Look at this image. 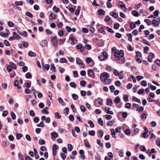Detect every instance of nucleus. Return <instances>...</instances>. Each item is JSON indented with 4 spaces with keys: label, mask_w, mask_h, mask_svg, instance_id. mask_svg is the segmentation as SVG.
Returning a JSON list of instances; mask_svg holds the SVG:
<instances>
[{
    "label": "nucleus",
    "mask_w": 160,
    "mask_h": 160,
    "mask_svg": "<svg viewBox=\"0 0 160 160\" xmlns=\"http://www.w3.org/2000/svg\"><path fill=\"white\" fill-rule=\"evenodd\" d=\"M112 72L115 76H118V75L119 73L117 70L114 69L112 70Z\"/></svg>",
    "instance_id": "obj_63"
},
{
    "label": "nucleus",
    "mask_w": 160,
    "mask_h": 160,
    "mask_svg": "<svg viewBox=\"0 0 160 160\" xmlns=\"http://www.w3.org/2000/svg\"><path fill=\"white\" fill-rule=\"evenodd\" d=\"M97 144L99 145L100 147H102L103 146V144L101 142L100 140H97Z\"/></svg>",
    "instance_id": "obj_55"
},
{
    "label": "nucleus",
    "mask_w": 160,
    "mask_h": 160,
    "mask_svg": "<svg viewBox=\"0 0 160 160\" xmlns=\"http://www.w3.org/2000/svg\"><path fill=\"white\" fill-rule=\"evenodd\" d=\"M58 100L59 103L62 106L64 105V102L62 99L61 98H59Z\"/></svg>",
    "instance_id": "obj_30"
},
{
    "label": "nucleus",
    "mask_w": 160,
    "mask_h": 160,
    "mask_svg": "<svg viewBox=\"0 0 160 160\" xmlns=\"http://www.w3.org/2000/svg\"><path fill=\"white\" fill-rule=\"evenodd\" d=\"M8 25L9 27H12L14 26V24L12 22L9 21L8 22Z\"/></svg>",
    "instance_id": "obj_47"
},
{
    "label": "nucleus",
    "mask_w": 160,
    "mask_h": 160,
    "mask_svg": "<svg viewBox=\"0 0 160 160\" xmlns=\"http://www.w3.org/2000/svg\"><path fill=\"white\" fill-rule=\"evenodd\" d=\"M76 47L81 52H82L84 50V47H83L82 45L80 43L77 45Z\"/></svg>",
    "instance_id": "obj_9"
},
{
    "label": "nucleus",
    "mask_w": 160,
    "mask_h": 160,
    "mask_svg": "<svg viewBox=\"0 0 160 160\" xmlns=\"http://www.w3.org/2000/svg\"><path fill=\"white\" fill-rule=\"evenodd\" d=\"M88 134L89 135L92 136H94L95 134V132L94 130L89 131H88Z\"/></svg>",
    "instance_id": "obj_59"
},
{
    "label": "nucleus",
    "mask_w": 160,
    "mask_h": 160,
    "mask_svg": "<svg viewBox=\"0 0 160 160\" xmlns=\"http://www.w3.org/2000/svg\"><path fill=\"white\" fill-rule=\"evenodd\" d=\"M108 58V54L105 51H103L102 54L98 57V58L100 61L105 60Z\"/></svg>",
    "instance_id": "obj_3"
},
{
    "label": "nucleus",
    "mask_w": 160,
    "mask_h": 160,
    "mask_svg": "<svg viewBox=\"0 0 160 160\" xmlns=\"http://www.w3.org/2000/svg\"><path fill=\"white\" fill-rule=\"evenodd\" d=\"M106 29V27L104 28L102 27L101 28H100L98 29V32L101 33H105V30Z\"/></svg>",
    "instance_id": "obj_18"
},
{
    "label": "nucleus",
    "mask_w": 160,
    "mask_h": 160,
    "mask_svg": "<svg viewBox=\"0 0 160 160\" xmlns=\"http://www.w3.org/2000/svg\"><path fill=\"white\" fill-rule=\"evenodd\" d=\"M41 119L42 121L45 120L46 123H49L50 121V119L49 117L46 118L45 116H43L41 117Z\"/></svg>",
    "instance_id": "obj_10"
},
{
    "label": "nucleus",
    "mask_w": 160,
    "mask_h": 160,
    "mask_svg": "<svg viewBox=\"0 0 160 160\" xmlns=\"http://www.w3.org/2000/svg\"><path fill=\"white\" fill-rule=\"evenodd\" d=\"M155 63L158 66H160V60L158 59H157L155 61Z\"/></svg>",
    "instance_id": "obj_64"
},
{
    "label": "nucleus",
    "mask_w": 160,
    "mask_h": 160,
    "mask_svg": "<svg viewBox=\"0 0 160 160\" xmlns=\"http://www.w3.org/2000/svg\"><path fill=\"white\" fill-rule=\"evenodd\" d=\"M123 128V127L120 126L117 127L115 129V132L116 133H120L121 132L122 129Z\"/></svg>",
    "instance_id": "obj_24"
},
{
    "label": "nucleus",
    "mask_w": 160,
    "mask_h": 160,
    "mask_svg": "<svg viewBox=\"0 0 160 160\" xmlns=\"http://www.w3.org/2000/svg\"><path fill=\"white\" fill-rule=\"evenodd\" d=\"M156 138V136L154 134H152L150 137V139L152 141H153Z\"/></svg>",
    "instance_id": "obj_42"
},
{
    "label": "nucleus",
    "mask_w": 160,
    "mask_h": 160,
    "mask_svg": "<svg viewBox=\"0 0 160 160\" xmlns=\"http://www.w3.org/2000/svg\"><path fill=\"white\" fill-rule=\"evenodd\" d=\"M98 124L101 126L103 125V122L101 118H99L98 119Z\"/></svg>",
    "instance_id": "obj_53"
},
{
    "label": "nucleus",
    "mask_w": 160,
    "mask_h": 160,
    "mask_svg": "<svg viewBox=\"0 0 160 160\" xmlns=\"http://www.w3.org/2000/svg\"><path fill=\"white\" fill-rule=\"evenodd\" d=\"M109 77L107 73L104 72L101 74L100 78L101 81L104 82L105 84L108 85L110 84L112 81L111 79H108Z\"/></svg>",
    "instance_id": "obj_1"
},
{
    "label": "nucleus",
    "mask_w": 160,
    "mask_h": 160,
    "mask_svg": "<svg viewBox=\"0 0 160 160\" xmlns=\"http://www.w3.org/2000/svg\"><path fill=\"white\" fill-rule=\"evenodd\" d=\"M141 137L144 138H146L148 137V133H146L143 132L141 135Z\"/></svg>",
    "instance_id": "obj_40"
},
{
    "label": "nucleus",
    "mask_w": 160,
    "mask_h": 160,
    "mask_svg": "<svg viewBox=\"0 0 160 160\" xmlns=\"http://www.w3.org/2000/svg\"><path fill=\"white\" fill-rule=\"evenodd\" d=\"M28 54L29 56L31 57H35L36 56V54L32 51H29Z\"/></svg>",
    "instance_id": "obj_23"
},
{
    "label": "nucleus",
    "mask_w": 160,
    "mask_h": 160,
    "mask_svg": "<svg viewBox=\"0 0 160 160\" xmlns=\"http://www.w3.org/2000/svg\"><path fill=\"white\" fill-rule=\"evenodd\" d=\"M15 4L16 6H22L23 5V2L22 1H20L19 2L16 1L15 2Z\"/></svg>",
    "instance_id": "obj_33"
},
{
    "label": "nucleus",
    "mask_w": 160,
    "mask_h": 160,
    "mask_svg": "<svg viewBox=\"0 0 160 160\" xmlns=\"http://www.w3.org/2000/svg\"><path fill=\"white\" fill-rule=\"evenodd\" d=\"M88 73L89 77H91L93 75L94 72L92 70L90 69L88 70Z\"/></svg>",
    "instance_id": "obj_20"
},
{
    "label": "nucleus",
    "mask_w": 160,
    "mask_h": 160,
    "mask_svg": "<svg viewBox=\"0 0 160 160\" xmlns=\"http://www.w3.org/2000/svg\"><path fill=\"white\" fill-rule=\"evenodd\" d=\"M51 68H50V69L52 70L54 72H56V68L55 67L53 64H51Z\"/></svg>",
    "instance_id": "obj_37"
},
{
    "label": "nucleus",
    "mask_w": 160,
    "mask_h": 160,
    "mask_svg": "<svg viewBox=\"0 0 160 160\" xmlns=\"http://www.w3.org/2000/svg\"><path fill=\"white\" fill-rule=\"evenodd\" d=\"M48 107H46L44 108L42 110L41 112L43 114H48L49 113L48 112Z\"/></svg>",
    "instance_id": "obj_15"
},
{
    "label": "nucleus",
    "mask_w": 160,
    "mask_h": 160,
    "mask_svg": "<svg viewBox=\"0 0 160 160\" xmlns=\"http://www.w3.org/2000/svg\"><path fill=\"white\" fill-rule=\"evenodd\" d=\"M132 14L134 16L136 17H137L140 15V14H139L138 12L136 10H133L132 12Z\"/></svg>",
    "instance_id": "obj_25"
},
{
    "label": "nucleus",
    "mask_w": 160,
    "mask_h": 160,
    "mask_svg": "<svg viewBox=\"0 0 160 160\" xmlns=\"http://www.w3.org/2000/svg\"><path fill=\"white\" fill-rule=\"evenodd\" d=\"M110 131L111 132V135L112 136V137L113 138H116V137L115 136L116 133L115 130L113 128H112L110 130Z\"/></svg>",
    "instance_id": "obj_19"
},
{
    "label": "nucleus",
    "mask_w": 160,
    "mask_h": 160,
    "mask_svg": "<svg viewBox=\"0 0 160 160\" xmlns=\"http://www.w3.org/2000/svg\"><path fill=\"white\" fill-rule=\"evenodd\" d=\"M136 56L135 57V58H137L138 57L140 58L142 57V54L140 52L137 51L136 52Z\"/></svg>",
    "instance_id": "obj_36"
},
{
    "label": "nucleus",
    "mask_w": 160,
    "mask_h": 160,
    "mask_svg": "<svg viewBox=\"0 0 160 160\" xmlns=\"http://www.w3.org/2000/svg\"><path fill=\"white\" fill-rule=\"evenodd\" d=\"M86 84V82L84 80H82L80 82V85L83 87H84L85 86Z\"/></svg>",
    "instance_id": "obj_57"
},
{
    "label": "nucleus",
    "mask_w": 160,
    "mask_h": 160,
    "mask_svg": "<svg viewBox=\"0 0 160 160\" xmlns=\"http://www.w3.org/2000/svg\"><path fill=\"white\" fill-rule=\"evenodd\" d=\"M141 41L146 45H147L149 46H150V44L148 42L147 40L145 39H142V40Z\"/></svg>",
    "instance_id": "obj_35"
},
{
    "label": "nucleus",
    "mask_w": 160,
    "mask_h": 160,
    "mask_svg": "<svg viewBox=\"0 0 160 160\" xmlns=\"http://www.w3.org/2000/svg\"><path fill=\"white\" fill-rule=\"evenodd\" d=\"M85 48L88 50H90L91 49V46L89 44H86L85 46Z\"/></svg>",
    "instance_id": "obj_58"
},
{
    "label": "nucleus",
    "mask_w": 160,
    "mask_h": 160,
    "mask_svg": "<svg viewBox=\"0 0 160 160\" xmlns=\"http://www.w3.org/2000/svg\"><path fill=\"white\" fill-rule=\"evenodd\" d=\"M144 89H140L137 92L138 93V94H143L144 92Z\"/></svg>",
    "instance_id": "obj_56"
},
{
    "label": "nucleus",
    "mask_w": 160,
    "mask_h": 160,
    "mask_svg": "<svg viewBox=\"0 0 160 160\" xmlns=\"http://www.w3.org/2000/svg\"><path fill=\"white\" fill-rule=\"evenodd\" d=\"M128 97L127 95L125 94L123 95V99L125 102H127L128 101Z\"/></svg>",
    "instance_id": "obj_39"
},
{
    "label": "nucleus",
    "mask_w": 160,
    "mask_h": 160,
    "mask_svg": "<svg viewBox=\"0 0 160 160\" xmlns=\"http://www.w3.org/2000/svg\"><path fill=\"white\" fill-rule=\"evenodd\" d=\"M26 16L31 18H32L33 17V15L30 12H26Z\"/></svg>",
    "instance_id": "obj_54"
},
{
    "label": "nucleus",
    "mask_w": 160,
    "mask_h": 160,
    "mask_svg": "<svg viewBox=\"0 0 160 160\" xmlns=\"http://www.w3.org/2000/svg\"><path fill=\"white\" fill-rule=\"evenodd\" d=\"M53 10L56 12H59V8H57L55 6H54L53 7Z\"/></svg>",
    "instance_id": "obj_44"
},
{
    "label": "nucleus",
    "mask_w": 160,
    "mask_h": 160,
    "mask_svg": "<svg viewBox=\"0 0 160 160\" xmlns=\"http://www.w3.org/2000/svg\"><path fill=\"white\" fill-rule=\"evenodd\" d=\"M104 132L102 130H100L97 132V134L98 137L101 138L102 137Z\"/></svg>",
    "instance_id": "obj_14"
},
{
    "label": "nucleus",
    "mask_w": 160,
    "mask_h": 160,
    "mask_svg": "<svg viewBox=\"0 0 160 160\" xmlns=\"http://www.w3.org/2000/svg\"><path fill=\"white\" fill-rule=\"evenodd\" d=\"M68 150L69 151H71L73 149V146L71 144H68L67 145Z\"/></svg>",
    "instance_id": "obj_34"
},
{
    "label": "nucleus",
    "mask_w": 160,
    "mask_h": 160,
    "mask_svg": "<svg viewBox=\"0 0 160 160\" xmlns=\"http://www.w3.org/2000/svg\"><path fill=\"white\" fill-rule=\"evenodd\" d=\"M12 35L15 40H19L21 38L20 36L17 34L15 32H14L12 33Z\"/></svg>",
    "instance_id": "obj_13"
},
{
    "label": "nucleus",
    "mask_w": 160,
    "mask_h": 160,
    "mask_svg": "<svg viewBox=\"0 0 160 160\" xmlns=\"http://www.w3.org/2000/svg\"><path fill=\"white\" fill-rule=\"evenodd\" d=\"M120 99L119 97H116L114 100V102L116 103H118L120 102Z\"/></svg>",
    "instance_id": "obj_48"
},
{
    "label": "nucleus",
    "mask_w": 160,
    "mask_h": 160,
    "mask_svg": "<svg viewBox=\"0 0 160 160\" xmlns=\"http://www.w3.org/2000/svg\"><path fill=\"white\" fill-rule=\"evenodd\" d=\"M98 13L99 15H103L105 14V11L102 9H100L98 10Z\"/></svg>",
    "instance_id": "obj_31"
},
{
    "label": "nucleus",
    "mask_w": 160,
    "mask_h": 160,
    "mask_svg": "<svg viewBox=\"0 0 160 160\" xmlns=\"http://www.w3.org/2000/svg\"><path fill=\"white\" fill-rule=\"evenodd\" d=\"M131 104L129 102L126 103L125 105V108H127L130 109L131 108Z\"/></svg>",
    "instance_id": "obj_43"
},
{
    "label": "nucleus",
    "mask_w": 160,
    "mask_h": 160,
    "mask_svg": "<svg viewBox=\"0 0 160 160\" xmlns=\"http://www.w3.org/2000/svg\"><path fill=\"white\" fill-rule=\"evenodd\" d=\"M110 15L115 18H117L118 16V14L117 13L113 11L110 12Z\"/></svg>",
    "instance_id": "obj_17"
},
{
    "label": "nucleus",
    "mask_w": 160,
    "mask_h": 160,
    "mask_svg": "<svg viewBox=\"0 0 160 160\" xmlns=\"http://www.w3.org/2000/svg\"><path fill=\"white\" fill-rule=\"evenodd\" d=\"M56 18V15L53 13H51L49 15V19L51 20L55 19Z\"/></svg>",
    "instance_id": "obj_21"
},
{
    "label": "nucleus",
    "mask_w": 160,
    "mask_h": 160,
    "mask_svg": "<svg viewBox=\"0 0 160 160\" xmlns=\"http://www.w3.org/2000/svg\"><path fill=\"white\" fill-rule=\"evenodd\" d=\"M106 28L108 32L112 33H114V31L112 28H110L108 27H106Z\"/></svg>",
    "instance_id": "obj_38"
},
{
    "label": "nucleus",
    "mask_w": 160,
    "mask_h": 160,
    "mask_svg": "<svg viewBox=\"0 0 160 160\" xmlns=\"http://www.w3.org/2000/svg\"><path fill=\"white\" fill-rule=\"evenodd\" d=\"M112 104V99L110 98H108L107 101V105L108 106H111Z\"/></svg>",
    "instance_id": "obj_16"
},
{
    "label": "nucleus",
    "mask_w": 160,
    "mask_h": 160,
    "mask_svg": "<svg viewBox=\"0 0 160 160\" xmlns=\"http://www.w3.org/2000/svg\"><path fill=\"white\" fill-rule=\"evenodd\" d=\"M17 64L18 65L20 66H24L25 64L24 62L22 61H20Z\"/></svg>",
    "instance_id": "obj_62"
},
{
    "label": "nucleus",
    "mask_w": 160,
    "mask_h": 160,
    "mask_svg": "<svg viewBox=\"0 0 160 160\" xmlns=\"http://www.w3.org/2000/svg\"><path fill=\"white\" fill-rule=\"evenodd\" d=\"M94 103L97 107H100L103 103L102 100L101 98H98L95 100Z\"/></svg>",
    "instance_id": "obj_5"
},
{
    "label": "nucleus",
    "mask_w": 160,
    "mask_h": 160,
    "mask_svg": "<svg viewBox=\"0 0 160 160\" xmlns=\"http://www.w3.org/2000/svg\"><path fill=\"white\" fill-rule=\"evenodd\" d=\"M11 116L13 119L14 120L16 118V115L13 112H11Z\"/></svg>",
    "instance_id": "obj_60"
},
{
    "label": "nucleus",
    "mask_w": 160,
    "mask_h": 160,
    "mask_svg": "<svg viewBox=\"0 0 160 160\" xmlns=\"http://www.w3.org/2000/svg\"><path fill=\"white\" fill-rule=\"evenodd\" d=\"M149 56L148 58V60L149 62H152V59L155 58L154 54L152 52H150L148 54Z\"/></svg>",
    "instance_id": "obj_7"
},
{
    "label": "nucleus",
    "mask_w": 160,
    "mask_h": 160,
    "mask_svg": "<svg viewBox=\"0 0 160 160\" xmlns=\"http://www.w3.org/2000/svg\"><path fill=\"white\" fill-rule=\"evenodd\" d=\"M88 124H89L90 127L91 128H93L94 127V124L93 122H92V121H91V120H90L88 121Z\"/></svg>",
    "instance_id": "obj_45"
},
{
    "label": "nucleus",
    "mask_w": 160,
    "mask_h": 160,
    "mask_svg": "<svg viewBox=\"0 0 160 160\" xmlns=\"http://www.w3.org/2000/svg\"><path fill=\"white\" fill-rule=\"evenodd\" d=\"M144 22L147 23L148 25H150L152 23V22L148 19H145L144 20Z\"/></svg>",
    "instance_id": "obj_49"
},
{
    "label": "nucleus",
    "mask_w": 160,
    "mask_h": 160,
    "mask_svg": "<svg viewBox=\"0 0 160 160\" xmlns=\"http://www.w3.org/2000/svg\"><path fill=\"white\" fill-rule=\"evenodd\" d=\"M141 119L142 120H144L147 118V115L146 114H142L141 116Z\"/></svg>",
    "instance_id": "obj_52"
},
{
    "label": "nucleus",
    "mask_w": 160,
    "mask_h": 160,
    "mask_svg": "<svg viewBox=\"0 0 160 160\" xmlns=\"http://www.w3.org/2000/svg\"><path fill=\"white\" fill-rule=\"evenodd\" d=\"M51 43L56 48L57 47L58 43L57 38L56 36H53L51 39Z\"/></svg>",
    "instance_id": "obj_4"
},
{
    "label": "nucleus",
    "mask_w": 160,
    "mask_h": 160,
    "mask_svg": "<svg viewBox=\"0 0 160 160\" xmlns=\"http://www.w3.org/2000/svg\"><path fill=\"white\" fill-rule=\"evenodd\" d=\"M124 52L122 50H117L114 52V56L117 58L118 59H122L121 61L122 62L124 61V59L123 58L122 59L123 57L124 56Z\"/></svg>",
    "instance_id": "obj_2"
},
{
    "label": "nucleus",
    "mask_w": 160,
    "mask_h": 160,
    "mask_svg": "<svg viewBox=\"0 0 160 160\" xmlns=\"http://www.w3.org/2000/svg\"><path fill=\"white\" fill-rule=\"evenodd\" d=\"M159 23V21L156 19H153L152 21V24L154 27H158Z\"/></svg>",
    "instance_id": "obj_8"
},
{
    "label": "nucleus",
    "mask_w": 160,
    "mask_h": 160,
    "mask_svg": "<svg viewBox=\"0 0 160 160\" xmlns=\"http://www.w3.org/2000/svg\"><path fill=\"white\" fill-rule=\"evenodd\" d=\"M18 82L17 80H15L14 82V85L15 87H17L18 89H20L21 88V86L18 85Z\"/></svg>",
    "instance_id": "obj_22"
},
{
    "label": "nucleus",
    "mask_w": 160,
    "mask_h": 160,
    "mask_svg": "<svg viewBox=\"0 0 160 160\" xmlns=\"http://www.w3.org/2000/svg\"><path fill=\"white\" fill-rule=\"evenodd\" d=\"M132 99L134 102H137L140 103H141L140 100L135 96L132 97Z\"/></svg>",
    "instance_id": "obj_27"
},
{
    "label": "nucleus",
    "mask_w": 160,
    "mask_h": 160,
    "mask_svg": "<svg viewBox=\"0 0 160 160\" xmlns=\"http://www.w3.org/2000/svg\"><path fill=\"white\" fill-rule=\"evenodd\" d=\"M22 135L21 133H17L16 135V138L18 140H19L22 137Z\"/></svg>",
    "instance_id": "obj_51"
},
{
    "label": "nucleus",
    "mask_w": 160,
    "mask_h": 160,
    "mask_svg": "<svg viewBox=\"0 0 160 160\" xmlns=\"http://www.w3.org/2000/svg\"><path fill=\"white\" fill-rule=\"evenodd\" d=\"M47 44V42L46 40H42L40 43V46L42 47H45Z\"/></svg>",
    "instance_id": "obj_12"
},
{
    "label": "nucleus",
    "mask_w": 160,
    "mask_h": 160,
    "mask_svg": "<svg viewBox=\"0 0 160 160\" xmlns=\"http://www.w3.org/2000/svg\"><path fill=\"white\" fill-rule=\"evenodd\" d=\"M51 137L52 139L53 140H55V139H53L58 137V134L57 132H52L51 133Z\"/></svg>",
    "instance_id": "obj_11"
},
{
    "label": "nucleus",
    "mask_w": 160,
    "mask_h": 160,
    "mask_svg": "<svg viewBox=\"0 0 160 160\" xmlns=\"http://www.w3.org/2000/svg\"><path fill=\"white\" fill-rule=\"evenodd\" d=\"M10 66L12 67V68L16 69L17 68V67L15 64L13 62H11L10 63Z\"/></svg>",
    "instance_id": "obj_46"
},
{
    "label": "nucleus",
    "mask_w": 160,
    "mask_h": 160,
    "mask_svg": "<svg viewBox=\"0 0 160 160\" xmlns=\"http://www.w3.org/2000/svg\"><path fill=\"white\" fill-rule=\"evenodd\" d=\"M59 62L61 63H68V61L64 58H62L59 60Z\"/></svg>",
    "instance_id": "obj_28"
},
{
    "label": "nucleus",
    "mask_w": 160,
    "mask_h": 160,
    "mask_svg": "<svg viewBox=\"0 0 160 160\" xmlns=\"http://www.w3.org/2000/svg\"><path fill=\"white\" fill-rule=\"evenodd\" d=\"M80 110L82 112H85L86 110V108L83 105H81L80 107Z\"/></svg>",
    "instance_id": "obj_50"
},
{
    "label": "nucleus",
    "mask_w": 160,
    "mask_h": 160,
    "mask_svg": "<svg viewBox=\"0 0 160 160\" xmlns=\"http://www.w3.org/2000/svg\"><path fill=\"white\" fill-rule=\"evenodd\" d=\"M127 36L128 38V40L131 42L132 41V35L131 33H127Z\"/></svg>",
    "instance_id": "obj_29"
},
{
    "label": "nucleus",
    "mask_w": 160,
    "mask_h": 160,
    "mask_svg": "<svg viewBox=\"0 0 160 160\" xmlns=\"http://www.w3.org/2000/svg\"><path fill=\"white\" fill-rule=\"evenodd\" d=\"M45 31L46 34L47 35L51 34L52 33V32L49 29H46Z\"/></svg>",
    "instance_id": "obj_61"
},
{
    "label": "nucleus",
    "mask_w": 160,
    "mask_h": 160,
    "mask_svg": "<svg viewBox=\"0 0 160 160\" xmlns=\"http://www.w3.org/2000/svg\"><path fill=\"white\" fill-rule=\"evenodd\" d=\"M80 9L81 7L80 6H78V8L76 10L75 14L77 16H78L79 14Z\"/></svg>",
    "instance_id": "obj_26"
},
{
    "label": "nucleus",
    "mask_w": 160,
    "mask_h": 160,
    "mask_svg": "<svg viewBox=\"0 0 160 160\" xmlns=\"http://www.w3.org/2000/svg\"><path fill=\"white\" fill-rule=\"evenodd\" d=\"M102 108H104V110L106 112L107 114H109L111 115H112L113 113V112L112 111H110L111 109L110 108H107V107H102Z\"/></svg>",
    "instance_id": "obj_6"
},
{
    "label": "nucleus",
    "mask_w": 160,
    "mask_h": 160,
    "mask_svg": "<svg viewBox=\"0 0 160 160\" xmlns=\"http://www.w3.org/2000/svg\"><path fill=\"white\" fill-rule=\"evenodd\" d=\"M25 77L28 79H30L32 78V76L31 73L29 72H28L26 74Z\"/></svg>",
    "instance_id": "obj_32"
},
{
    "label": "nucleus",
    "mask_w": 160,
    "mask_h": 160,
    "mask_svg": "<svg viewBox=\"0 0 160 160\" xmlns=\"http://www.w3.org/2000/svg\"><path fill=\"white\" fill-rule=\"evenodd\" d=\"M124 133L126 135H128L130 134L131 133L130 130L129 129H127L125 130Z\"/></svg>",
    "instance_id": "obj_41"
}]
</instances>
